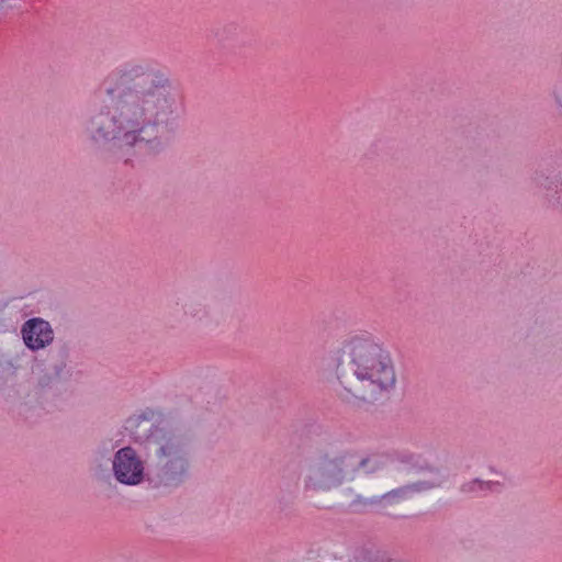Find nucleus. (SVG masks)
Here are the masks:
<instances>
[{"instance_id":"nucleus-7","label":"nucleus","mask_w":562,"mask_h":562,"mask_svg":"<svg viewBox=\"0 0 562 562\" xmlns=\"http://www.w3.org/2000/svg\"><path fill=\"white\" fill-rule=\"evenodd\" d=\"M110 135H111V137H112V138L117 137V134H116L114 131H113V132H111V133H110V132H108V133H105V134H104V136H110Z\"/></svg>"},{"instance_id":"nucleus-8","label":"nucleus","mask_w":562,"mask_h":562,"mask_svg":"<svg viewBox=\"0 0 562 562\" xmlns=\"http://www.w3.org/2000/svg\"><path fill=\"white\" fill-rule=\"evenodd\" d=\"M108 93H109V94H113V90H112V89H109V90H108Z\"/></svg>"},{"instance_id":"nucleus-6","label":"nucleus","mask_w":562,"mask_h":562,"mask_svg":"<svg viewBox=\"0 0 562 562\" xmlns=\"http://www.w3.org/2000/svg\"><path fill=\"white\" fill-rule=\"evenodd\" d=\"M124 137L126 138V140H127L128 143H132V140H135V136H134L133 134H131V133H126V134L124 135Z\"/></svg>"},{"instance_id":"nucleus-4","label":"nucleus","mask_w":562,"mask_h":562,"mask_svg":"<svg viewBox=\"0 0 562 562\" xmlns=\"http://www.w3.org/2000/svg\"><path fill=\"white\" fill-rule=\"evenodd\" d=\"M122 79L126 82L128 80L135 81V87L142 89L143 94H154V90L164 86V79L154 71H144L140 68L131 70L124 74Z\"/></svg>"},{"instance_id":"nucleus-2","label":"nucleus","mask_w":562,"mask_h":562,"mask_svg":"<svg viewBox=\"0 0 562 562\" xmlns=\"http://www.w3.org/2000/svg\"><path fill=\"white\" fill-rule=\"evenodd\" d=\"M113 471L116 480L123 484L136 485L144 476V465L131 447L120 449L113 460Z\"/></svg>"},{"instance_id":"nucleus-3","label":"nucleus","mask_w":562,"mask_h":562,"mask_svg":"<svg viewBox=\"0 0 562 562\" xmlns=\"http://www.w3.org/2000/svg\"><path fill=\"white\" fill-rule=\"evenodd\" d=\"M25 345L32 350H38L53 341L54 335L50 325L41 319L32 318L22 328Z\"/></svg>"},{"instance_id":"nucleus-1","label":"nucleus","mask_w":562,"mask_h":562,"mask_svg":"<svg viewBox=\"0 0 562 562\" xmlns=\"http://www.w3.org/2000/svg\"><path fill=\"white\" fill-rule=\"evenodd\" d=\"M348 347L359 380L368 381L376 390L394 384L395 374L390 358L379 345L357 336L349 341Z\"/></svg>"},{"instance_id":"nucleus-5","label":"nucleus","mask_w":562,"mask_h":562,"mask_svg":"<svg viewBox=\"0 0 562 562\" xmlns=\"http://www.w3.org/2000/svg\"><path fill=\"white\" fill-rule=\"evenodd\" d=\"M177 451L173 445L164 446L160 448V453L162 456H170Z\"/></svg>"}]
</instances>
